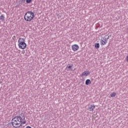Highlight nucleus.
<instances>
[{
  "label": "nucleus",
  "mask_w": 128,
  "mask_h": 128,
  "mask_svg": "<svg viewBox=\"0 0 128 128\" xmlns=\"http://www.w3.org/2000/svg\"><path fill=\"white\" fill-rule=\"evenodd\" d=\"M18 46L20 50H24L26 48V44L24 38H20L18 40Z\"/></svg>",
  "instance_id": "obj_3"
},
{
  "label": "nucleus",
  "mask_w": 128,
  "mask_h": 128,
  "mask_svg": "<svg viewBox=\"0 0 128 128\" xmlns=\"http://www.w3.org/2000/svg\"><path fill=\"white\" fill-rule=\"evenodd\" d=\"M72 68V66H68V68Z\"/></svg>",
  "instance_id": "obj_15"
},
{
  "label": "nucleus",
  "mask_w": 128,
  "mask_h": 128,
  "mask_svg": "<svg viewBox=\"0 0 128 128\" xmlns=\"http://www.w3.org/2000/svg\"><path fill=\"white\" fill-rule=\"evenodd\" d=\"M95 48H100V44L98 43H96L95 44Z\"/></svg>",
  "instance_id": "obj_10"
},
{
  "label": "nucleus",
  "mask_w": 128,
  "mask_h": 128,
  "mask_svg": "<svg viewBox=\"0 0 128 128\" xmlns=\"http://www.w3.org/2000/svg\"><path fill=\"white\" fill-rule=\"evenodd\" d=\"M71 48L73 52H77V50H78V49L80 48V46L76 44H74L71 46Z\"/></svg>",
  "instance_id": "obj_5"
},
{
  "label": "nucleus",
  "mask_w": 128,
  "mask_h": 128,
  "mask_svg": "<svg viewBox=\"0 0 128 128\" xmlns=\"http://www.w3.org/2000/svg\"><path fill=\"white\" fill-rule=\"evenodd\" d=\"M25 128H32L30 126H26Z\"/></svg>",
  "instance_id": "obj_13"
},
{
  "label": "nucleus",
  "mask_w": 128,
  "mask_h": 128,
  "mask_svg": "<svg viewBox=\"0 0 128 128\" xmlns=\"http://www.w3.org/2000/svg\"><path fill=\"white\" fill-rule=\"evenodd\" d=\"M22 53L23 54H24V50L22 51Z\"/></svg>",
  "instance_id": "obj_16"
},
{
  "label": "nucleus",
  "mask_w": 128,
  "mask_h": 128,
  "mask_svg": "<svg viewBox=\"0 0 128 128\" xmlns=\"http://www.w3.org/2000/svg\"><path fill=\"white\" fill-rule=\"evenodd\" d=\"M126 60L127 62H128V56L126 57Z\"/></svg>",
  "instance_id": "obj_14"
},
{
  "label": "nucleus",
  "mask_w": 128,
  "mask_h": 128,
  "mask_svg": "<svg viewBox=\"0 0 128 128\" xmlns=\"http://www.w3.org/2000/svg\"><path fill=\"white\" fill-rule=\"evenodd\" d=\"M0 20H4V16L3 14L1 15V16H0Z\"/></svg>",
  "instance_id": "obj_11"
},
{
  "label": "nucleus",
  "mask_w": 128,
  "mask_h": 128,
  "mask_svg": "<svg viewBox=\"0 0 128 128\" xmlns=\"http://www.w3.org/2000/svg\"><path fill=\"white\" fill-rule=\"evenodd\" d=\"M95 108H96V105H94V104L88 105V110L89 112H94Z\"/></svg>",
  "instance_id": "obj_6"
},
{
  "label": "nucleus",
  "mask_w": 128,
  "mask_h": 128,
  "mask_svg": "<svg viewBox=\"0 0 128 128\" xmlns=\"http://www.w3.org/2000/svg\"><path fill=\"white\" fill-rule=\"evenodd\" d=\"M92 84V81L88 79L86 80V86H88V84Z\"/></svg>",
  "instance_id": "obj_8"
},
{
  "label": "nucleus",
  "mask_w": 128,
  "mask_h": 128,
  "mask_svg": "<svg viewBox=\"0 0 128 128\" xmlns=\"http://www.w3.org/2000/svg\"><path fill=\"white\" fill-rule=\"evenodd\" d=\"M90 74V72L88 71H84L80 74V76H82V78H84V76H89Z\"/></svg>",
  "instance_id": "obj_7"
},
{
  "label": "nucleus",
  "mask_w": 128,
  "mask_h": 128,
  "mask_svg": "<svg viewBox=\"0 0 128 128\" xmlns=\"http://www.w3.org/2000/svg\"><path fill=\"white\" fill-rule=\"evenodd\" d=\"M32 2V0H26V2L27 4H30Z\"/></svg>",
  "instance_id": "obj_12"
},
{
  "label": "nucleus",
  "mask_w": 128,
  "mask_h": 128,
  "mask_svg": "<svg viewBox=\"0 0 128 128\" xmlns=\"http://www.w3.org/2000/svg\"><path fill=\"white\" fill-rule=\"evenodd\" d=\"M24 18L26 22H32L34 18V14L32 12H28L26 13Z\"/></svg>",
  "instance_id": "obj_2"
},
{
  "label": "nucleus",
  "mask_w": 128,
  "mask_h": 128,
  "mask_svg": "<svg viewBox=\"0 0 128 128\" xmlns=\"http://www.w3.org/2000/svg\"><path fill=\"white\" fill-rule=\"evenodd\" d=\"M110 96L111 98H114V96H116V93L115 92H113L110 94Z\"/></svg>",
  "instance_id": "obj_9"
},
{
  "label": "nucleus",
  "mask_w": 128,
  "mask_h": 128,
  "mask_svg": "<svg viewBox=\"0 0 128 128\" xmlns=\"http://www.w3.org/2000/svg\"><path fill=\"white\" fill-rule=\"evenodd\" d=\"M11 124L14 128H18L22 126V124H26V116H18L14 117L12 120Z\"/></svg>",
  "instance_id": "obj_1"
},
{
  "label": "nucleus",
  "mask_w": 128,
  "mask_h": 128,
  "mask_svg": "<svg viewBox=\"0 0 128 128\" xmlns=\"http://www.w3.org/2000/svg\"><path fill=\"white\" fill-rule=\"evenodd\" d=\"M108 36H106L103 37L100 41L101 46H106L108 44Z\"/></svg>",
  "instance_id": "obj_4"
},
{
  "label": "nucleus",
  "mask_w": 128,
  "mask_h": 128,
  "mask_svg": "<svg viewBox=\"0 0 128 128\" xmlns=\"http://www.w3.org/2000/svg\"><path fill=\"white\" fill-rule=\"evenodd\" d=\"M16 38V36H13L12 38Z\"/></svg>",
  "instance_id": "obj_17"
}]
</instances>
